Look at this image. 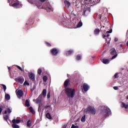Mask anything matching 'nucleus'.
I'll use <instances>...</instances> for the list:
<instances>
[{"mask_svg": "<svg viewBox=\"0 0 128 128\" xmlns=\"http://www.w3.org/2000/svg\"><path fill=\"white\" fill-rule=\"evenodd\" d=\"M46 46H51L50 44L48 42H46Z\"/></svg>", "mask_w": 128, "mask_h": 128, "instance_id": "nucleus-41", "label": "nucleus"}, {"mask_svg": "<svg viewBox=\"0 0 128 128\" xmlns=\"http://www.w3.org/2000/svg\"><path fill=\"white\" fill-rule=\"evenodd\" d=\"M102 62H103V64H110V60H108V59H103Z\"/></svg>", "mask_w": 128, "mask_h": 128, "instance_id": "nucleus-15", "label": "nucleus"}, {"mask_svg": "<svg viewBox=\"0 0 128 128\" xmlns=\"http://www.w3.org/2000/svg\"><path fill=\"white\" fill-rule=\"evenodd\" d=\"M30 4H36L39 8H45L48 10V12H52V7L49 2L46 3L45 6H42V4H38L36 1V0H31L30 1Z\"/></svg>", "mask_w": 128, "mask_h": 128, "instance_id": "nucleus-2", "label": "nucleus"}, {"mask_svg": "<svg viewBox=\"0 0 128 128\" xmlns=\"http://www.w3.org/2000/svg\"><path fill=\"white\" fill-rule=\"evenodd\" d=\"M81 122H86V115H84L81 118Z\"/></svg>", "mask_w": 128, "mask_h": 128, "instance_id": "nucleus-27", "label": "nucleus"}, {"mask_svg": "<svg viewBox=\"0 0 128 128\" xmlns=\"http://www.w3.org/2000/svg\"><path fill=\"white\" fill-rule=\"evenodd\" d=\"M84 112L86 114H92L93 116H94V114H96V108L91 106H90L87 108L85 109L84 110Z\"/></svg>", "mask_w": 128, "mask_h": 128, "instance_id": "nucleus-5", "label": "nucleus"}, {"mask_svg": "<svg viewBox=\"0 0 128 128\" xmlns=\"http://www.w3.org/2000/svg\"><path fill=\"white\" fill-rule=\"evenodd\" d=\"M27 126L28 128H30V126H32V121L30 120H28L27 122Z\"/></svg>", "mask_w": 128, "mask_h": 128, "instance_id": "nucleus-18", "label": "nucleus"}, {"mask_svg": "<svg viewBox=\"0 0 128 128\" xmlns=\"http://www.w3.org/2000/svg\"><path fill=\"white\" fill-rule=\"evenodd\" d=\"M101 111V115L104 118H106V116H108L112 114V111H110V109L108 108V107L106 106H104Z\"/></svg>", "mask_w": 128, "mask_h": 128, "instance_id": "nucleus-3", "label": "nucleus"}, {"mask_svg": "<svg viewBox=\"0 0 128 128\" xmlns=\"http://www.w3.org/2000/svg\"><path fill=\"white\" fill-rule=\"evenodd\" d=\"M47 98H50V92L47 94Z\"/></svg>", "mask_w": 128, "mask_h": 128, "instance_id": "nucleus-39", "label": "nucleus"}, {"mask_svg": "<svg viewBox=\"0 0 128 128\" xmlns=\"http://www.w3.org/2000/svg\"><path fill=\"white\" fill-rule=\"evenodd\" d=\"M2 108L0 107V114H2Z\"/></svg>", "mask_w": 128, "mask_h": 128, "instance_id": "nucleus-44", "label": "nucleus"}, {"mask_svg": "<svg viewBox=\"0 0 128 128\" xmlns=\"http://www.w3.org/2000/svg\"><path fill=\"white\" fill-rule=\"evenodd\" d=\"M110 53L111 54H112V55L116 54L112 58L111 60H114V58H116L118 56V54H116V48H112L110 50Z\"/></svg>", "mask_w": 128, "mask_h": 128, "instance_id": "nucleus-6", "label": "nucleus"}, {"mask_svg": "<svg viewBox=\"0 0 128 128\" xmlns=\"http://www.w3.org/2000/svg\"><path fill=\"white\" fill-rule=\"evenodd\" d=\"M106 36H107V38H108V36H110V34H108Z\"/></svg>", "mask_w": 128, "mask_h": 128, "instance_id": "nucleus-52", "label": "nucleus"}, {"mask_svg": "<svg viewBox=\"0 0 128 128\" xmlns=\"http://www.w3.org/2000/svg\"><path fill=\"white\" fill-rule=\"evenodd\" d=\"M10 118V114L4 115V118L5 120H8V119Z\"/></svg>", "mask_w": 128, "mask_h": 128, "instance_id": "nucleus-23", "label": "nucleus"}, {"mask_svg": "<svg viewBox=\"0 0 128 128\" xmlns=\"http://www.w3.org/2000/svg\"><path fill=\"white\" fill-rule=\"evenodd\" d=\"M24 86H30V83L28 81L26 80L24 83Z\"/></svg>", "mask_w": 128, "mask_h": 128, "instance_id": "nucleus-34", "label": "nucleus"}, {"mask_svg": "<svg viewBox=\"0 0 128 128\" xmlns=\"http://www.w3.org/2000/svg\"><path fill=\"white\" fill-rule=\"evenodd\" d=\"M83 88L84 92H88L90 88V86H88V84L84 83L83 85Z\"/></svg>", "mask_w": 128, "mask_h": 128, "instance_id": "nucleus-11", "label": "nucleus"}, {"mask_svg": "<svg viewBox=\"0 0 128 128\" xmlns=\"http://www.w3.org/2000/svg\"><path fill=\"white\" fill-rule=\"evenodd\" d=\"M122 108H128V104H126L124 102H122L121 104Z\"/></svg>", "mask_w": 128, "mask_h": 128, "instance_id": "nucleus-17", "label": "nucleus"}, {"mask_svg": "<svg viewBox=\"0 0 128 128\" xmlns=\"http://www.w3.org/2000/svg\"><path fill=\"white\" fill-rule=\"evenodd\" d=\"M126 44L128 46V41L127 42Z\"/></svg>", "mask_w": 128, "mask_h": 128, "instance_id": "nucleus-53", "label": "nucleus"}, {"mask_svg": "<svg viewBox=\"0 0 128 128\" xmlns=\"http://www.w3.org/2000/svg\"><path fill=\"white\" fill-rule=\"evenodd\" d=\"M40 2H45L46 0H40Z\"/></svg>", "mask_w": 128, "mask_h": 128, "instance_id": "nucleus-47", "label": "nucleus"}, {"mask_svg": "<svg viewBox=\"0 0 128 128\" xmlns=\"http://www.w3.org/2000/svg\"><path fill=\"white\" fill-rule=\"evenodd\" d=\"M86 12H90V8H87V10H84V14H86Z\"/></svg>", "mask_w": 128, "mask_h": 128, "instance_id": "nucleus-31", "label": "nucleus"}, {"mask_svg": "<svg viewBox=\"0 0 128 128\" xmlns=\"http://www.w3.org/2000/svg\"><path fill=\"white\" fill-rule=\"evenodd\" d=\"M46 117L47 118H48L49 120H52V116H50V113H47L46 114Z\"/></svg>", "mask_w": 128, "mask_h": 128, "instance_id": "nucleus-20", "label": "nucleus"}, {"mask_svg": "<svg viewBox=\"0 0 128 128\" xmlns=\"http://www.w3.org/2000/svg\"><path fill=\"white\" fill-rule=\"evenodd\" d=\"M103 28H104V26H103Z\"/></svg>", "mask_w": 128, "mask_h": 128, "instance_id": "nucleus-56", "label": "nucleus"}, {"mask_svg": "<svg viewBox=\"0 0 128 128\" xmlns=\"http://www.w3.org/2000/svg\"><path fill=\"white\" fill-rule=\"evenodd\" d=\"M43 80L44 82H46V80H48V78L46 77V76H44L43 77Z\"/></svg>", "mask_w": 128, "mask_h": 128, "instance_id": "nucleus-33", "label": "nucleus"}, {"mask_svg": "<svg viewBox=\"0 0 128 128\" xmlns=\"http://www.w3.org/2000/svg\"><path fill=\"white\" fill-rule=\"evenodd\" d=\"M118 78V73H116L114 74V78Z\"/></svg>", "mask_w": 128, "mask_h": 128, "instance_id": "nucleus-37", "label": "nucleus"}, {"mask_svg": "<svg viewBox=\"0 0 128 128\" xmlns=\"http://www.w3.org/2000/svg\"><path fill=\"white\" fill-rule=\"evenodd\" d=\"M14 80L16 82H18V84H24V77L21 76V77H18L17 78H16L14 79Z\"/></svg>", "mask_w": 128, "mask_h": 128, "instance_id": "nucleus-7", "label": "nucleus"}, {"mask_svg": "<svg viewBox=\"0 0 128 128\" xmlns=\"http://www.w3.org/2000/svg\"><path fill=\"white\" fill-rule=\"evenodd\" d=\"M120 46H121V48H122V44H120Z\"/></svg>", "mask_w": 128, "mask_h": 128, "instance_id": "nucleus-51", "label": "nucleus"}, {"mask_svg": "<svg viewBox=\"0 0 128 128\" xmlns=\"http://www.w3.org/2000/svg\"><path fill=\"white\" fill-rule=\"evenodd\" d=\"M5 100H10V94H5Z\"/></svg>", "mask_w": 128, "mask_h": 128, "instance_id": "nucleus-16", "label": "nucleus"}, {"mask_svg": "<svg viewBox=\"0 0 128 128\" xmlns=\"http://www.w3.org/2000/svg\"><path fill=\"white\" fill-rule=\"evenodd\" d=\"M118 38H115L114 42H118Z\"/></svg>", "mask_w": 128, "mask_h": 128, "instance_id": "nucleus-45", "label": "nucleus"}, {"mask_svg": "<svg viewBox=\"0 0 128 128\" xmlns=\"http://www.w3.org/2000/svg\"><path fill=\"white\" fill-rule=\"evenodd\" d=\"M42 68H40L39 69H38V74H40H40H42Z\"/></svg>", "mask_w": 128, "mask_h": 128, "instance_id": "nucleus-32", "label": "nucleus"}, {"mask_svg": "<svg viewBox=\"0 0 128 128\" xmlns=\"http://www.w3.org/2000/svg\"><path fill=\"white\" fill-rule=\"evenodd\" d=\"M12 128H20V126L16 124H12Z\"/></svg>", "mask_w": 128, "mask_h": 128, "instance_id": "nucleus-25", "label": "nucleus"}, {"mask_svg": "<svg viewBox=\"0 0 128 128\" xmlns=\"http://www.w3.org/2000/svg\"><path fill=\"white\" fill-rule=\"evenodd\" d=\"M114 88L116 90H118V86H114Z\"/></svg>", "mask_w": 128, "mask_h": 128, "instance_id": "nucleus-40", "label": "nucleus"}, {"mask_svg": "<svg viewBox=\"0 0 128 128\" xmlns=\"http://www.w3.org/2000/svg\"><path fill=\"white\" fill-rule=\"evenodd\" d=\"M30 112H32V114H34V108H32V106L30 107Z\"/></svg>", "mask_w": 128, "mask_h": 128, "instance_id": "nucleus-28", "label": "nucleus"}, {"mask_svg": "<svg viewBox=\"0 0 128 128\" xmlns=\"http://www.w3.org/2000/svg\"><path fill=\"white\" fill-rule=\"evenodd\" d=\"M46 108H50V106H46Z\"/></svg>", "mask_w": 128, "mask_h": 128, "instance_id": "nucleus-46", "label": "nucleus"}, {"mask_svg": "<svg viewBox=\"0 0 128 128\" xmlns=\"http://www.w3.org/2000/svg\"><path fill=\"white\" fill-rule=\"evenodd\" d=\"M58 53V50L56 48H52L51 50V54L52 56H57Z\"/></svg>", "mask_w": 128, "mask_h": 128, "instance_id": "nucleus-9", "label": "nucleus"}, {"mask_svg": "<svg viewBox=\"0 0 128 128\" xmlns=\"http://www.w3.org/2000/svg\"><path fill=\"white\" fill-rule=\"evenodd\" d=\"M16 95L18 98H22L24 96V92L22 90H18L16 92Z\"/></svg>", "mask_w": 128, "mask_h": 128, "instance_id": "nucleus-8", "label": "nucleus"}, {"mask_svg": "<svg viewBox=\"0 0 128 128\" xmlns=\"http://www.w3.org/2000/svg\"><path fill=\"white\" fill-rule=\"evenodd\" d=\"M102 36H103L104 38H106V35H103Z\"/></svg>", "mask_w": 128, "mask_h": 128, "instance_id": "nucleus-49", "label": "nucleus"}, {"mask_svg": "<svg viewBox=\"0 0 128 128\" xmlns=\"http://www.w3.org/2000/svg\"><path fill=\"white\" fill-rule=\"evenodd\" d=\"M85 0V2H88V0Z\"/></svg>", "mask_w": 128, "mask_h": 128, "instance_id": "nucleus-54", "label": "nucleus"}, {"mask_svg": "<svg viewBox=\"0 0 128 128\" xmlns=\"http://www.w3.org/2000/svg\"><path fill=\"white\" fill-rule=\"evenodd\" d=\"M64 4L65 6H70V3L68 1H65Z\"/></svg>", "mask_w": 128, "mask_h": 128, "instance_id": "nucleus-26", "label": "nucleus"}, {"mask_svg": "<svg viewBox=\"0 0 128 128\" xmlns=\"http://www.w3.org/2000/svg\"><path fill=\"white\" fill-rule=\"evenodd\" d=\"M8 71L10 72V67H8Z\"/></svg>", "mask_w": 128, "mask_h": 128, "instance_id": "nucleus-50", "label": "nucleus"}, {"mask_svg": "<svg viewBox=\"0 0 128 128\" xmlns=\"http://www.w3.org/2000/svg\"><path fill=\"white\" fill-rule=\"evenodd\" d=\"M16 66L18 68V70H22V69L20 68V66Z\"/></svg>", "mask_w": 128, "mask_h": 128, "instance_id": "nucleus-42", "label": "nucleus"}, {"mask_svg": "<svg viewBox=\"0 0 128 128\" xmlns=\"http://www.w3.org/2000/svg\"><path fill=\"white\" fill-rule=\"evenodd\" d=\"M94 34H100L99 29H96L94 30Z\"/></svg>", "mask_w": 128, "mask_h": 128, "instance_id": "nucleus-29", "label": "nucleus"}, {"mask_svg": "<svg viewBox=\"0 0 128 128\" xmlns=\"http://www.w3.org/2000/svg\"><path fill=\"white\" fill-rule=\"evenodd\" d=\"M68 84H70V80L67 79L64 82V86L66 88L65 92L68 98H74L76 95V90L72 88H66L68 86Z\"/></svg>", "mask_w": 128, "mask_h": 128, "instance_id": "nucleus-1", "label": "nucleus"}, {"mask_svg": "<svg viewBox=\"0 0 128 128\" xmlns=\"http://www.w3.org/2000/svg\"><path fill=\"white\" fill-rule=\"evenodd\" d=\"M112 29L110 30L109 31L106 32V34H112Z\"/></svg>", "mask_w": 128, "mask_h": 128, "instance_id": "nucleus-38", "label": "nucleus"}, {"mask_svg": "<svg viewBox=\"0 0 128 128\" xmlns=\"http://www.w3.org/2000/svg\"><path fill=\"white\" fill-rule=\"evenodd\" d=\"M62 128H66V126H62Z\"/></svg>", "mask_w": 128, "mask_h": 128, "instance_id": "nucleus-48", "label": "nucleus"}, {"mask_svg": "<svg viewBox=\"0 0 128 128\" xmlns=\"http://www.w3.org/2000/svg\"><path fill=\"white\" fill-rule=\"evenodd\" d=\"M12 124H20V120H16L14 118L13 120H12Z\"/></svg>", "mask_w": 128, "mask_h": 128, "instance_id": "nucleus-13", "label": "nucleus"}, {"mask_svg": "<svg viewBox=\"0 0 128 128\" xmlns=\"http://www.w3.org/2000/svg\"><path fill=\"white\" fill-rule=\"evenodd\" d=\"M8 2H9L10 6H12L15 8H20L22 6V3L18 1L16 2V0H8Z\"/></svg>", "mask_w": 128, "mask_h": 128, "instance_id": "nucleus-4", "label": "nucleus"}, {"mask_svg": "<svg viewBox=\"0 0 128 128\" xmlns=\"http://www.w3.org/2000/svg\"><path fill=\"white\" fill-rule=\"evenodd\" d=\"M42 96L43 98L46 96V89H44L42 92Z\"/></svg>", "mask_w": 128, "mask_h": 128, "instance_id": "nucleus-14", "label": "nucleus"}, {"mask_svg": "<svg viewBox=\"0 0 128 128\" xmlns=\"http://www.w3.org/2000/svg\"><path fill=\"white\" fill-rule=\"evenodd\" d=\"M82 26V22H79L77 25V28H80V26Z\"/></svg>", "mask_w": 128, "mask_h": 128, "instance_id": "nucleus-30", "label": "nucleus"}, {"mask_svg": "<svg viewBox=\"0 0 128 128\" xmlns=\"http://www.w3.org/2000/svg\"><path fill=\"white\" fill-rule=\"evenodd\" d=\"M12 112V110H10V108H7L6 110L4 111V114H10Z\"/></svg>", "mask_w": 128, "mask_h": 128, "instance_id": "nucleus-12", "label": "nucleus"}, {"mask_svg": "<svg viewBox=\"0 0 128 128\" xmlns=\"http://www.w3.org/2000/svg\"><path fill=\"white\" fill-rule=\"evenodd\" d=\"M80 58H82V56H78L76 57V60H80Z\"/></svg>", "mask_w": 128, "mask_h": 128, "instance_id": "nucleus-36", "label": "nucleus"}, {"mask_svg": "<svg viewBox=\"0 0 128 128\" xmlns=\"http://www.w3.org/2000/svg\"><path fill=\"white\" fill-rule=\"evenodd\" d=\"M42 95L40 94L38 98L36 99L37 104H38V102H40V99L42 98Z\"/></svg>", "mask_w": 128, "mask_h": 128, "instance_id": "nucleus-22", "label": "nucleus"}, {"mask_svg": "<svg viewBox=\"0 0 128 128\" xmlns=\"http://www.w3.org/2000/svg\"><path fill=\"white\" fill-rule=\"evenodd\" d=\"M72 52H74L72 50H69L68 52H66V56H70Z\"/></svg>", "mask_w": 128, "mask_h": 128, "instance_id": "nucleus-21", "label": "nucleus"}, {"mask_svg": "<svg viewBox=\"0 0 128 128\" xmlns=\"http://www.w3.org/2000/svg\"><path fill=\"white\" fill-rule=\"evenodd\" d=\"M127 100H128V96H127Z\"/></svg>", "mask_w": 128, "mask_h": 128, "instance_id": "nucleus-55", "label": "nucleus"}, {"mask_svg": "<svg viewBox=\"0 0 128 128\" xmlns=\"http://www.w3.org/2000/svg\"><path fill=\"white\" fill-rule=\"evenodd\" d=\"M100 2V0H89V4H92V2Z\"/></svg>", "mask_w": 128, "mask_h": 128, "instance_id": "nucleus-24", "label": "nucleus"}, {"mask_svg": "<svg viewBox=\"0 0 128 128\" xmlns=\"http://www.w3.org/2000/svg\"><path fill=\"white\" fill-rule=\"evenodd\" d=\"M71 128H76V126H74V124H72Z\"/></svg>", "mask_w": 128, "mask_h": 128, "instance_id": "nucleus-43", "label": "nucleus"}, {"mask_svg": "<svg viewBox=\"0 0 128 128\" xmlns=\"http://www.w3.org/2000/svg\"><path fill=\"white\" fill-rule=\"evenodd\" d=\"M28 78L30 80L34 82V80H35L36 75H34V74L33 73H29Z\"/></svg>", "mask_w": 128, "mask_h": 128, "instance_id": "nucleus-10", "label": "nucleus"}, {"mask_svg": "<svg viewBox=\"0 0 128 128\" xmlns=\"http://www.w3.org/2000/svg\"><path fill=\"white\" fill-rule=\"evenodd\" d=\"M2 86L3 88V89L4 90V91L6 92V86L4 84H2Z\"/></svg>", "mask_w": 128, "mask_h": 128, "instance_id": "nucleus-35", "label": "nucleus"}, {"mask_svg": "<svg viewBox=\"0 0 128 128\" xmlns=\"http://www.w3.org/2000/svg\"><path fill=\"white\" fill-rule=\"evenodd\" d=\"M25 106H27V107H28L30 106V101L28 100H26Z\"/></svg>", "mask_w": 128, "mask_h": 128, "instance_id": "nucleus-19", "label": "nucleus"}]
</instances>
